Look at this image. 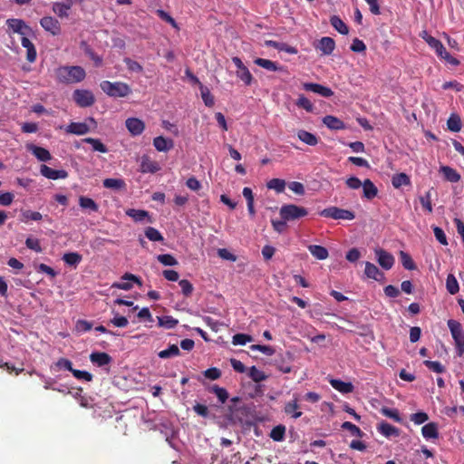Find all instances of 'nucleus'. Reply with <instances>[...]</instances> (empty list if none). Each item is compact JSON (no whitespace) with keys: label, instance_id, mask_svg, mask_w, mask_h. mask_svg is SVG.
I'll list each match as a JSON object with an SVG mask.
<instances>
[{"label":"nucleus","instance_id":"obj_1","mask_svg":"<svg viewBox=\"0 0 464 464\" xmlns=\"http://www.w3.org/2000/svg\"><path fill=\"white\" fill-rule=\"evenodd\" d=\"M56 79L62 83H74L84 80L86 72L81 66H61L56 70Z\"/></svg>","mask_w":464,"mask_h":464},{"label":"nucleus","instance_id":"obj_2","mask_svg":"<svg viewBox=\"0 0 464 464\" xmlns=\"http://www.w3.org/2000/svg\"><path fill=\"white\" fill-rule=\"evenodd\" d=\"M100 86L107 95L113 98H124L131 93L129 84L122 82L102 81Z\"/></svg>","mask_w":464,"mask_h":464},{"label":"nucleus","instance_id":"obj_3","mask_svg":"<svg viewBox=\"0 0 464 464\" xmlns=\"http://www.w3.org/2000/svg\"><path fill=\"white\" fill-rule=\"evenodd\" d=\"M279 215L285 221H295L308 215V210L304 207L295 204H285L280 208Z\"/></svg>","mask_w":464,"mask_h":464},{"label":"nucleus","instance_id":"obj_4","mask_svg":"<svg viewBox=\"0 0 464 464\" xmlns=\"http://www.w3.org/2000/svg\"><path fill=\"white\" fill-rule=\"evenodd\" d=\"M448 326L455 342L458 355L461 356L464 353V332L462 326L458 321L453 319L448 321Z\"/></svg>","mask_w":464,"mask_h":464},{"label":"nucleus","instance_id":"obj_5","mask_svg":"<svg viewBox=\"0 0 464 464\" xmlns=\"http://www.w3.org/2000/svg\"><path fill=\"white\" fill-rule=\"evenodd\" d=\"M320 216L324 218H329L333 219H343V220H353L355 218L354 212L340 208L338 207H329L322 211H320Z\"/></svg>","mask_w":464,"mask_h":464},{"label":"nucleus","instance_id":"obj_6","mask_svg":"<svg viewBox=\"0 0 464 464\" xmlns=\"http://www.w3.org/2000/svg\"><path fill=\"white\" fill-rule=\"evenodd\" d=\"M72 99L81 108L91 107L95 102V97L93 93L89 90H75L72 93Z\"/></svg>","mask_w":464,"mask_h":464},{"label":"nucleus","instance_id":"obj_7","mask_svg":"<svg viewBox=\"0 0 464 464\" xmlns=\"http://www.w3.org/2000/svg\"><path fill=\"white\" fill-rule=\"evenodd\" d=\"M430 48H432L437 55L447 61L451 65H459V61L451 56L446 50V48L444 47V45L442 44V43L438 40L437 38H434V39H430V41H429V44H428Z\"/></svg>","mask_w":464,"mask_h":464},{"label":"nucleus","instance_id":"obj_8","mask_svg":"<svg viewBox=\"0 0 464 464\" xmlns=\"http://www.w3.org/2000/svg\"><path fill=\"white\" fill-rule=\"evenodd\" d=\"M40 24L44 31L53 36L60 35L62 33V26L60 22L53 16H44L40 20Z\"/></svg>","mask_w":464,"mask_h":464},{"label":"nucleus","instance_id":"obj_9","mask_svg":"<svg viewBox=\"0 0 464 464\" xmlns=\"http://www.w3.org/2000/svg\"><path fill=\"white\" fill-rule=\"evenodd\" d=\"M375 255L377 257L378 264L385 270H389L393 266L394 257L393 256L384 249H375Z\"/></svg>","mask_w":464,"mask_h":464},{"label":"nucleus","instance_id":"obj_10","mask_svg":"<svg viewBox=\"0 0 464 464\" xmlns=\"http://www.w3.org/2000/svg\"><path fill=\"white\" fill-rule=\"evenodd\" d=\"M303 89L306 92H312L325 98H329L334 95V92L329 87L319 83L304 82L303 83Z\"/></svg>","mask_w":464,"mask_h":464},{"label":"nucleus","instance_id":"obj_11","mask_svg":"<svg viewBox=\"0 0 464 464\" xmlns=\"http://www.w3.org/2000/svg\"><path fill=\"white\" fill-rule=\"evenodd\" d=\"M121 280H122L121 282L114 283L112 285V287L128 291L132 288L133 282L137 283L139 285H141L140 279L138 276H136L135 275H132L130 273H126L125 275H123L121 276Z\"/></svg>","mask_w":464,"mask_h":464},{"label":"nucleus","instance_id":"obj_12","mask_svg":"<svg viewBox=\"0 0 464 464\" xmlns=\"http://www.w3.org/2000/svg\"><path fill=\"white\" fill-rule=\"evenodd\" d=\"M127 130L132 136L140 135L145 130V123L139 118H128L125 121Z\"/></svg>","mask_w":464,"mask_h":464},{"label":"nucleus","instance_id":"obj_13","mask_svg":"<svg viewBox=\"0 0 464 464\" xmlns=\"http://www.w3.org/2000/svg\"><path fill=\"white\" fill-rule=\"evenodd\" d=\"M40 173L46 179L56 180L59 179H66L68 173L64 169H53L47 165H42L40 168Z\"/></svg>","mask_w":464,"mask_h":464},{"label":"nucleus","instance_id":"obj_14","mask_svg":"<svg viewBox=\"0 0 464 464\" xmlns=\"http://www.w3.org/2000/svg\"><path fill=\"white\" fill-rule=\"evenodd\" d=\"M255 64L269 71V72H286L285 67L278 64L276 62H273L268 59L264 58H256L254 60Z\"/></svg>","mask_w":464,"mask_h":464},{"label":"nucleus","instance_id":"obj_15","mask_svg":"<svg viewBox=\"0 0 464 464\" xmlns=\"http://www.w3.org/2000/svg\"><path fill=\"white\" fill-rule=\"evenodd\" d=\"M140 169L142 173H156L160 169L159 163L147 155L142 156Z\"/></svg>","mask_w":464,"mask_h":464},{"label":"nucleus","instance_id":"obj_16","mask_svg":"<svg viewBox=\"0 0 464 464\" xmlns=\"http://www.w3.org/2000/svg\"><path fill=\"white\" fill-rule=\"evenodd\" d=\"M26 149L40 161H49L52 159L49 150L34 144H27Z\"/></svg>","mask_w":464,"mask_h":464},{"label":"nucleus","instance_id":"obj_17","mask_svg":"<svg viewBox=\"0 0 464 464\" xmlns=\"http://www.w3.org/2000/svg\"><path fill=\"white\" fill-rule=\"evenodd\" d=\"M72 5V0H66V2H54L53 4V11L60 18H67L69 16V11Z\"/></svg>","mask_w":464,"mask_h":464},{"label":"nucleus","instance_id":"obj_18","mask_svg":"<svg viewBox=\"0 0 464 464\" xmlns=\"http://www.w3.org/2000/svg\"><path fill=\"white\" fill-rule=\"evenodd\" d=\"M299 409L300 406L298 404V398L296 395H294V399L285 403L284 411L286 415H289L294 419H298L303 414Z\"/></svg>","mask_w":464,"mask_h":464},{"label":"nucleus","instance_id":"obj_19","mask_svg":"<svg viewBox=\"0 0 464 464\" xmlns=\"http://www.w3.org/2000/svg\"><path fill=\"white\" fill-rule=\"evenodd\" d=\"M315 48L320 50L323 54L330 55L335 48V42L333 38L324 36L319 40Z\"/></svg>","mask_w":464,"mask_h":464},{"label":"nucleus","instance_id":"obj_20","mask_svg":"<svg viewBox=\"0 0 464 464\" xmlns=\"http://www.w3.org/2000/svg\"><path fill=\"white\" fill-rule=\"evenodd\" d=\"M153 146L158 151L167 152L174 147V142L171 139L158 136L153 140Z\"/></svg>","mask_w":464,"mask_h":464},{"label":"nucleus","instance_id":"obj_21","mask_svg":"<svg viewBox=\"0 0 464 464\" xmlns=\"http://www.w3.org/2000/svg\"><path fill=\"white\" fill-rule=\"evenodd\" d=\"M6 24L14 33H17L23 36H25L26 30H29V27L25 24V23L21 19L11 18L6 21Z\"/></svg>","mask_w":464,"mask_h":464},{"label":"nucleus","instance_id":"obj_22","mask_svg":"<svg viewBox=\"0 0 464 464\" xmlns=\"http://www.w3.org/2000/svg\"><path fill=\"white\" fill-rule=\"evenodd\" d=\"M377 430L386 438L398 437L400 435V430L386 421H382L378 425Z\"/></svg>","mask_w":464,"mask_h":464},{"label":"nucleus","instance_id":"obj_23","mask_svg":"<svg viewBox=\"0 0 464 464\" xmlns=\"http://www.w3.org/2000/svg\"><path fill=\"white\" fill-rule=\"evenodd\" d=\"M323 123L330 130H343L345 125L343 121L333 115H326L323 118Z\"/></svg>","mask_w":464,"mask_h":464},{"label":"nucleus","instance_id":"obj_24","mask_svg":"<svg viewBox=\"0 0 464 464\" xmlns=\"http://www.w3.org/2000/svg\"><path fill=\"white\" fill-rule=\"evenodd\" d=\"M329 382L334 389L343 394L353 392L354 389L352 382H345L339 379H331Z\"/></svg>","mask_w":464,"mask_h":464},{"label":"nucleus","instance_id":"obj_25","mask_svg":"<svg viewBox=\"0 0 464 464\" xmlns=\"http://www.w3.org/2000/svg\"><path fill=\"white\" fill-rule=\"evenodd\" d=\"M90 360L92 363L102 367L111 363V357L106 353L97 352L91 353Z\"/></svg>","mask_w":464,"mask_h":464},{"label":"nucleus","instance_id":"obj_26","mask_svg":"<svg viewBox=\"0 0 464 464\" xmlns=\"http://www.w3.org/2000/svg\"><path fill=\"white\" fill-rule=\"evenodd\" d=\"M21 44L26 49V59L30 63H34L36 60L37 53L34 44L26 37L23 36L21 39Z\"/></svg>","mask_w":464,"mask_h":464},{"label":"nucleus","instance_id":"obj_27","mask_svg":"<svg viewBox=\"0 0 464 464\" xmlns=\"http://www.w3.org/2000/svg\"><path fill=\"white\" fill-rule=\"evenodd\" d=\"M66 131L72 134L84 135L90 131V128L84 122H71L66 127Z\"/></svg>","mask_w":464,"mask_h":464},{"label":"nucleus","instance_id":"obj_28","mask_svg":"<svg viewBox=\"0 0 464 464\" xmlns=\"http://www.w3.org/2000/svg\"><path fill=\"white\" fill-rule=\"evenodd\" d=\"M363 197L369 200L374 198L378 194V188L369 179L362 182Z\"/></svg>","mask_w":464,"mask_h":464},{"label":"nucleus","instance_id":"obj_29","mask_svg":"<svg viewBox=\"0 0 464 464\" xmlns=\"http://www.w3.org/2000/svg\"><path fill=\"white\" fill-rule=\"evenodd\" d=\"M422 436L427 439H438L439 438V430L438 425L435 422H430L424 425L421 428Z\"/></svg>","mask_w":464,"mask_h":464},{"label":"nucleus","instance_id":"obj_30","mask_svg":"<svg viewBox=\"0 0 464 464\" xmlns=\"http://www.w3.org/2000/svg\"><path fill=\"white\" fill-rule=\"evenodd\" d=\"M126 214L136 222H141L146 218H148V222H152L151 218L149 216V212L146 210L130 208L126 211Z\"/></svg>","mask_w":464,"mask_h":464},{"label":"nucleus","instance_id":"obj_31","mask_svg":"<svg viewBox=\"0 0 464 464\" xmlns=\"http://www.w3.org/2000/svg\"><path fill=\"white\" fill-rule=\"evenodd\" d=\"M266 45L269 47H273L275 49H277L279 51H285L287 53L295 54L297 53V50L295 47H293L291 45H288L285 43H279L273 40L266 41Z\"/></svg>","mask_w":464,"mask_h":464},{"label":"nucleus","instance_id":"obj_32","mask_svg":"<svg viewBox=\"0 0 464 464\" xmlns=\"http://www.w3.org/2000/svg\"><path fill=\"white\" fill-rule=\"evenodd\" d=\"M308 250L318 260H324L329 256L328 250L322 246L310 245L308 246Z\"/></svg>","mask_w":464,"mask_h":464},{"label":"nucleus","instance_id":"obj_33","mask_svg":"<svg viewBox=\"0 0 464 464\" xmlns=\"http://www.w3.org/2000/svg\"><path fill=\"white\" fill-rule=\"evenodd\" d=\"M440 172L443 174L446 180L456 183L459 181L460 175L451 167L442 166L440 167Z\"/></svg>","mask_w":464,"mask_h":464},{"label":"nucleus","instance_id":"obj_34","mask_svg":"<svg viewBox=\"0 0 464 464\" xmlns=\"http://www.w3.org/2000/svg\"><path fill=\"white\" fill-rule=\"evenodd\" d=\"M330 24L341 34L346 35L349 33L348 26L338 15L331 16Z\"/></svg>","mask_w":464,"mask_h":464},{"label":"nucleus","instance_id":"obj_35","mask_svg":"<svg viewBox=\"0 0 464 464\" xmlns=\"http://www.w3.org/2000/svg\"><path fill=\"white\" fill-rule=\"evenodd\" d=\"M447 127L450 131L459 132L462 127V121L457 113H451L447 121Z\"/></svg>","mask_w":464,"mask_h":464},{"label":"nucleus","instance_id":"obj_36","mask_svg":"<svg viewBox=\"0 0 464 464\" xmlns=\"http://www.w3.org/2000/svg\"><path fill=\"white\" fill-rule=\"evenodd\" d=\"M297 137L304 143L310 146H315L318 143V138L314 134L304 130H298Z\"/></svg>","mask_w":464,"mask_h":464},{"label":"nucleus","instance_id":"obj_37","mask_svg":"<svg viewBox=\"0 0 464 464\" xmlns=\"http://www.w3.org/2000/svg\"><path fill=\"white\" fill-rule=\"evenodd\" d=\"M392 184L395 188H399L401 186H410L411 179L406 173H398L392 176Z\"/></svg>","mask_w":464,"mask_h":464},{"label":"nucleus","instance_id":"obj_38","mask_svg":"<svg viewBox=\"0 0 464 464\" xmlns=\"http://www.w3.org/2000/svg\"><path fill=\"white\" fill-rule=\"evenodd\" d=\"M364 273L369 278L376 281L380 280V277H383V274L379 270V268L370 262H366Z\"/></svg>","mask_w":464,"mask_h":464},{"label":"nucleus","instance_id":"obj_39","mask_svg":"<svg viewBox=\"0 0 464 464\" xmlns=\"http://www.w3.org/2000/svg\"><path fill=\"white\" fill-rule=\"evenodd\" d=\"M157 319L159 326L163 327L165 329H173L179 324V320L175 319L170 315L158 316Z\"/></svg>","mask_w":464,"mask_h":464},{"label":"nucleus","instance_id":"obj_40","mask_svg":"<svg viewBox=\"0 0 464 464\" xmlns=\"http://www.w3.org/2000/svg\"><path fill=\"white\" fill-rule=\"evenodd\" d=\"M102 184L104 188L115 190L124 189L126 187L125 181L121 179H105Z\"/></svg>","mask_w":464,"mask_h":464},{"label":"nucleus","instance_id":"obj_41","mask_svg":"<svg viewBox=\"0 0 464 464\" xmlns=\"http://www.w3.org/2000/svg\"><path fill=\"white\" fill-rule=\"evenodd\" d=\"M201 98L207 107H213L215 104L214 96L211 94L209 89L203 84H200L199 87Z\"/></svg>","mask_w":464,"mask_h":464},{"label":"nucleus","instance_id":"obj_42","mask_svg":"<svg viewBox=\"0 0 464 464\" xmlns=\"http://www.w3.org/2000/svg\"><path fill=\"white\" fill-rule=\"evenodd\" d=\"M208 392L214 393L221 403H225L228 399V392L225 388L218 385H212L208 388Z\"/></svg>","mask_w":464,"mask_h":464},{"label":"nucleus","instance_id":"obj_43","mask_svg":"<svg viewBox=\"0 0 464 464\" xmlns=\"http://www.w3.org/2000/svg\"><path fill=\"white\" fill-rule=\"evenodd\" d=\"M79 205L82 208L90 209L94 212L99 209L98 204L92 198L84 196L80 197Z\"/></svg>","mask_w":464,"mask_h":464},{"label":"nucleus","instance_id":"obj_44","mask_svg":"<svg viewBox=\"0 0 464 464\" xmlns=\"http://www.w3.org/2000/svg\"><path fill=\"white\" fill-rule=\"evenodd\" d=\"M82 141L91 144L92 146V150L95 151L102 153L108 152V148L99 139L85 138Z\"/></svg>","mask_w":464,"mask_h":464},{"label":"nucleus","instance_id":"obj_45","mask_svg":"<svg viewBox=\"0 0 464 464\" xmlns=\"http://www.w3.org/2000/svg\"><path fill=\"white\" fill-rule=\"evenodd\" d=\"M285 427L279 424L274 427L270 432V438L275 441H283L285 440Z\"/></svg>","mask_w":464,"mask_h":464},{"label":"nucleus","instance_id":"obj_46","mask_svg":"<svg viewBox=\"0 0 464 464\" xmlns=\"http://www.w3.org/2000/svg\"><path fill=\"white\" fill-rule=\"evenodd\" d=\"M446 288L450 295H455L459 292V283L454 275L450 274L446 279Z\"/></svg>","mask_w":464,"mask_h":464},{"label":"nucleus","instance_id":"obj_47","mask_svg":"<svg viewBox=\"0 0 464 464\" xmlns=\"http://www.w3.org/2000/svg\"><path fill=\"white\" fill-rule=\"evenodd\" d=\"M237 76L244 82L246 86L251 85L253 82V76L246 66L237 71Z\"/></svg>","mask_w":464,"mask_h":464},{"label":"nucleus","instance_id":"obj_48","mask_svg":"<svg viewBox=\"0 0 464 464\" xmlns=\"http://www.w3.org/2000/svg\"><path fill=\"white\" fill-rule=\"evenodd\" d=\"M266 186L269 189H274L277 193H282L285 188V181L281 179H272L267 182Z\"/></svg>","mask_w":464,"mask_h":464},{"label":"nucleus","instance_id":"obj_49","mask_svg":"<svg viewBox=\"0 0 464 464\" xmlns=\"http://www.w3.org/2000/svg\"><path fill=\"white\" fill-rule=\"evenodd\" d=\"M145 236L149 240L153 241V242H160V241H163V239H164L161 233L158 229H156L155 227H148L145 229Z\"/></svg>","mask_w":464,"mask_h":464},{"label":"nucleus","instance_id":"obj_50","mask_svg":"<svg viewBox=\"0 0 464 464\" xmlns=\"http://www.w3.org/2000/svg\"><path fill=\"white\" fill-rule=\"evenodd\" d=\"M180 351L176 344H171L168 349L162 350L159 353V357L161 359H167L179 355Z\"/></svg>","mask_w":464,"mask_h":464},{"label":"nucleus","instance_id":"obj_51","mask_svg":"<svg viewBox=\"0 0 464 464\" xmlns=\"http://www.w3.org/2000/svg\"><path fill=\"white\" fill-rule=\"evenodd\" d=\"M248 376L255 382H260L266 379V375L264 372L257 369L256 366H252L249 368L248 371Z\"/></svg>","mask_w":464,"mask_h":464},{"label":"nucleus","instance_id":"obj_52","mask_svg":"<svg viewBox=\"0 0 464 464\" xmlns=\"http://www.w3.org/2000/svg\"><path fill=\"white\" fill-rule=\"evenodd\" d=\"M63 260L69 266H76L82 261V256L76 252L65 253Z\"/></svg>","mask_w":464,"mask_h":464},{"label":"nucleus","instance_id":"obj_53","mask_svg":"<svg viewBox=\"0 0 464 464\" xmlns=\"http://www.w3.org/2000/svg\"><path fill=\"white\" fill-rule=\"evenodd\" d=\"M400 256H401V264L405 269L414 270L416 268V266H415L411 256L408 253H406L404 251H401Z\"/></svg>","mask_w":464,"mask_h":464},{"label":"nucleus","instance_id":"obj_54","mask_svg":"<svg viewBox=\"0 0 464 464\" xmlns=\"http://www.w3.org/2000/svg\"><path fill=\"white\" fill-rule=\"evenodd\" d=\"M381 412L382 415L392 419L396 422L400 423L402 421V419L400 416L399 411L397 409H391V408L383 407V408H382Z\"/></svg>","mask_w":464,"mask_h":464},{"label":"nucleus","instance_id":"obj_55","mask_svg":"<svg viewBox=\"0 0 464 464\" xmlns=\"http://www.w3.org/2000/svg\"><path fill=\"white\" fill-rule=\"evenodd\" d=\"M295 104L308 112H312L314 109V104L303 94L299 95Z\"/></svg>","mask_w":464,"mask_h":464},{"label":"nucleus","instance_id":"obj_56","mask_svg":"<svg viewBox=\"0 0 464 464\" xmlns=\"http://www.w3.org/2000/svg\"><path fill=\"white\" fill-rule=\"evenodd\" d=\"M252 341V336L246 334H237L232 338V343L234 345H245Z\"/></svg>","mask_w":464,"mask_h":464},{"label":"nucleus","instance_id":"obj_57","mask_svg":"<svg viewBox=\"0 0 464 464\" xmlns=\"http://www.w3.org/2000/svg\"><path fill=\"white\" fill-rule=\"evenodd\" d=\"M157 259L164 266H174L178 265L177 259L170 254L159 255Z\"/></svg>","mask_w":464,"mask_h":464},{"label":"nucleus","instance_id":"obj_58","mask_svg":"<svg viewBox=\"0 0 464 464\" xmlns=\"http://www.w3.org/2000/svg\"><path fill=\"white\" fill-rule=\"evenodd\" d=\"M423 363L428 369L437 373H442L446 370L445 367L438 361L426 360Z\"/></svg>","mask_w":464,"mask_h":464},{"label":"nucleus","instance_id":"obj_59","mask_svg":"<svg viewBox=\"0 0 464 464\" xmlns=\"http://www.w3.org/2000/svg\"><path fill=\"white\" fill-rule=\"evenodd\" d=\"M111 313L114 314V316L110 321L111 324H112L116 327H121V328L126 327L128 325L129 321L125 316L119 315V314L116 313L114 310H112Z\"/></svg>","mask_w":464,"mask_h":464},{"label":"nucleus","instance_id":"obj_60","mask_svg":"<svg viewBox=\"0 0 464 464\" xmlns=\"http://www.w3.org/2000/svg\"><path fill=\"white\" fill-rule=\"evenodd\" d=\"M202 374L208 380L216 381L221 377L222 372L220 369L217 367H211L204 371Z\"/></svg>","mask_w":464,"mask_h":464},{"label":"nucleus","instance_id":"obj_61","mask_svg":"<svg viewBox=\"0 0 464 464\" xmlns=\"http://www.w3.org/2000/svg\"><path fill=\"white\" fill-rule=\"evenodd\" d=\"M430 190H428L424 196L420 197V202L422 206V208L424 209L427 210L428 213H431L433 208H432V204H431V194H430Z\"/></svg>","mask_w":464,"mask_h":464},{"label":"nucleus","instance_id":"obj_62","mask_svg":"<svg viewBox=\"0 0 464 464\" xmlns=\"http://www.w3.org/2000/svg\"><path fill=\"white\" fill-rule=\"evenodd\" d=\"M342 428L343 430H349L354 436H357L360 438H362L363 436V432L361 430V429L350 421H344L342 424Z\"/></svg>","mask_w":464,"mask_h":464},{"label":"nucleus","instance_id":"obj_63","mask_svg":"<svg viewBox=\"0 0 464 464\" xmlns=\"http://www.w3.org/2000/svg\"><path fill=\"white\" fill-rule=\"evenodd\" d=\"M179 285L181 287V292L185 296L188 297L191 295L194 290V286L188 280L181 279L179 280Z\"/></svg>","mask_w":464,"mask_h":464},{"label":"nucleus","instance_id":"obj_64","mask_svg":"<svg viewBox=\"0 0 464 464\" xmlns=\"http://www.w3.org/2000/svg\"><path fill=\"white\" fill-rule=\"evenodd\" d=\"M25 246L36 253H41L43 251L40 241L37 238L27 237L25 240Z\"/></svg>","mask_w":464,"mask_h":464}]
</instances>
